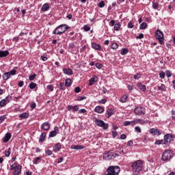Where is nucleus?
<instances>
[{"label": "nucleus", "mask_w": 175, "mask_h": 175, "mask_svg": "<svg viewBox=\"0 0 175 175\" xmlns=\"http://www.w3.org/2000/svg\"><path fill=\"white\" fill-rule=\"evenodd\" d=\"M131 167L132 172L135 174H139L143 170V161L142 160L134 161L131 165Z\"/></svg>", "instance_id": "nucleus-1"}, {"label": "nucleus", "mask_w": 175, "mask_h": 175, "mask_svg": "<svg viewBox=\"0 0 175 175\" xmlns=\"http://www.w3.org/2000/svg\"><path fill=\"white\" fill-rule=\"evenodd\" d=\"M10 170L12 171V175H20L21 174V170H23V166L15 161L10 165Z\"/></svg>", "instance_id": "nucleus-2"}, {"label": "nucleus", "mask_w": 175, "mask_h": 175, "mask_svg": "<svg viewBox=\"0 0 175 175\" xmlns=\"http://www.w3.org/2000/svg\"><path fill=\"white\" fill-rule=\"evenodd\" d=\"M70 27H68L67 25H60L57 27L53 31V33L55 35H62L64 32H66Z\"/></svg>", "instance_id": "nucleus-3"}, {"label": "nucleus", "mask_w": 175, "mask_h": 175, "mask_svg": "<svg viewBox=\"0 0 175 175\" xmlns=\"http://www.w3.org/2000/svg\"><path fill=\"white\" fill-rule=\"evenodd\" d=\"M173 158V151H172L171 150H165L162 156H161V159L162 161H167L169 160H170L171 159Z\"/></svg>", "instance_id": "nucleus-4"}, {"label": "nucleus", "mask_w": 175, "mask_h": 175, "mask_svg": "<svg viewBox=\"0 0 175 175\" xmlns=\"http://www.w3.org/2000/svg\"><path fill=\"white\" fill-rule=\"evenodd\" d=\"M155 38L159 40L160 44L165 43V37L163 36V32L161 30H157L155 32Z\"/></svg>", "instance_id": "nucleus-5"}, {"label": "nucleus", "mask_w": 175, "mask_h": 175, "mask_svg": "<svg viewBox=\"0 0 175 175\" xmlns=\"http://www.w3.org/2000/svg\"><path fill=\"white\" fill-rule=\"evenodd\" d=\"M94 122L97 126H99L100 128H102L105 130L108 129L109 128V124L105 123L103 120L97 119L96 118H94Z\"/></svg>", "instance_id": "nucleus-6"}, {"label": "nucleus", "mask_w": 175, "mask_h": 175, "mask_svg": "<svg viewBox=\"0 0 175 175\" xmlns=\"http://www.w3.org/2000/svg\"><path fill=\"white\" fill-rule=\"evenodd\" d=\"M136 116H144L146 114V108L144 107H137L134 109Z\"/></svg>", "instance_id": "nucleus-7"}, {"label": "nucleus", "mask_w": 175, "mask_h": 175, "mask_svg": "<svg viewBox=\"0 0 175 175\" xmlns=\"http://www.w3.org/2000/svg\"><path fill=\"white\" fill-rule=\"evenodd\" d=\"M114 157V153L111 151L105 152L103 154V159L105 161H110Z\"/></svg>", "instance_id": "nucleus-8"}, {"label": "nucleus", "mask_w": 175, "mask_h": 175, "mask_svg": "<svg viewBox=\"0 0 175 175\" xmlns=\"http://www.w3.org/2000/svg\"><path fill=\"white\" fill-rule=\"evenodd\" d=\"M149 133H151L153 136H159V135H162V132H161L159 129L154 128L149 130Z\"/></svg>", "instance_id": "nucleus-9"}, {"label": "nucleus", "mask_w": 175, "mask_h": 175, "mask_svg": "<svg viewBox=\"0 0 175 175\" xmlns=\"http://www.w3.org/2000/svg\"><path fill=\"white\" fill-rule=\"evenodd\" d=\"M79 109H80V106L79 105H76L75 106L69 105L67 106V110L68 111H70V110H72L73 111H79Z\"/></svg>", "instance_id": "nucleus-10"}, {"label": "nucleus", "mask_w": 175, "mask_h": 175, "mask_svg": "<svg viewBox=\"0 0 175 175\" xmlns=\"http://www.w3.org/2000/svg\"><path fill=\"white\" fill-rule=\"evenodd\" d=\"M164 140H165V143L167 144L168 143L173 142V136L170 134H166L164 136Z\"/></svg>", "instance_id": "nucleus-11"}, {"label": "nucleus", "mask_w": 175, "mask_h": 175, "mask_svg": "<svg viewBox=\"0 0 175 175\" xmlns=\"http://www.w3.org/2000/svg\"><path fill=\"white\" fill-rule=\"evenodd\" d=\"M50 123L45 122L42 124L41 129H43L44 131H50Z\"/></svg>", "instance_id": "nucleus-12"}, {"label": "nucleus", "mask_w": 175, "mask_h": 175, "mask_svg": "<svg viewBox=\"0 0 175 175\" xmlns=\"http://www.w3.org/2000/svg\"><path fill=\"white\" fill-rule=\"evenodd\" d=\"M61 148H62L61 143H57L55 146H53V151L54 152H58L61 151Z\"/></svg>", "instance_id": "nucleus-13"}, {"label": "nucleus", "mask_w": 175, "mask_h": 175, "mask_svg": "<svg viewBox=\"0 0 175 175\" xmlns=\"http://www.w3.org/2000/svg\"><path fill=\"white\" fill-rule=\"evenodd\" d=\"M94 111L98 114H102L105 111V108L102 106H97L95 107Z\"/></svg>", "instance_id": "nucleus-14"}, {"label": "nucleus", "mask_w": 175, "mask_h": 175, "mask_svg": "<svg viewBox=\"0 0 175 175\" xmlns=\"http://www.w3.org/2000/svg\"><path fill=\"white\" fill-rule=\"evenodd\" d=\"M92 47L94 50H97L98 51H100L102 50V46L99 44H96V42H92Z\"/></svg>", "instance_id": "nucleus-15"}, {"label": "nucleus", "mask_w": 175, "mask_h": 175, "mask_svg": "<svg viewBox=\"0 0 175 175\" xmlns=\"http://www.w3.org/2000/svg\"><path fill=\"white\" fill-rule=\"evenodd\" d=\"M63 73L64 75H68V76H72V75H73V70L71 68H64Z\"/></svg>", "instance_id": "nucleus-16"}, {"label": "nucleus", "mask_w": 175, "mask_h": 175, "mask_svg": "<svg viewBox=\"0 0 175 175\" xmlns=\"http://www.w3.org/2000/svg\"><path fill=\"white\" fill-rule=\"evenodd\" d=\"M95 83H98V77L94 76L89 80V85H94Z\"/></svg>", "instance_id": "nucleus-17"}, {"label": "nucleus", "mask_w": 175, "mask_h": 175, "mask_svg": "<svg viewBox=\"0 0 175 175\" xmlns=\"http://www.w3.org/2000/svg\"><path fill=\"white\" fill-rule=\"evenodd\" d=\"M12 139V133H8L5 134L4 138H3V143H8Z\"/></svg>", "instance_id": "nucleus-18"}, {"label": "nucleus", "mask_w": 175, "mask_h": 175, "mask_svg": "<svg viewBox=\"0 0 175 175\" xmlns=\"http://www.w3.org/2000/svg\"><path fill=\"white\" fill-rule=\"evenodd\" d=\"M107 113V118H110V117H111V116H113L114 114V109H107L106 111Z\"/></svg>", "instance_id": "nucleus-19"}, {"label": "nucleus", "mask_w": 175, "mask_h": 175, "mask_svg": "<svg viewBox=\"0 0 175 175\" xmlns=\"http://www.w3.org/2000/svg\"><path fill=\"white\" fill-rule=\"evenodd\" d=\"M9 54V51H0V58H5V57H8Z\"/></svg>", "instance_id": "nucleus-20"}, {"label": "nucleus", "mask_w": 175, "mask_h": 175, "mask_svg": "<svg viewBox=\"0 0 175 175\" xmlns=\"http://www.w3.org/2000/svg\"><path fill=\"white\" fill-rule=\"evenodd\" d=\"M50 10V5H49V3H44L42 8H41V10L42 12H47L48 10Z\"/></svg>", "instance_id": "nucleus-21"}, {"label": "nucleus", "mask_w": 175, "mask_h": 175, "mask_svg": "<svg viewBox=\"0 0 175 175\" xmlns=\"http://www.w3.org/2000/svg\"><path fill=\"white\" fill-rule=\"evenodd\" d=\"M29 117V113L25 112L21 115H19V118H21V120H27V118H28Z\"/></svg>", "instance_id": "nucleus-22"}, {"label": "nucleus", "mask_w": 175, "mask_h": 175, "mask_svg": "<svg viewBox=\"0 0 175 175\" xmlns=\"http://www.w3.org/2000/svg\"><path fill=\"white\" fill-rule=\"evenodd\" d=\"M65 87H70V85H72V79L70 78H67L65 80V84H64Z\"/></svg>", "instance_id": "nucleus-23"}, {"label": "nucleus", "mask_w": 175, "mask_h": 175, "mask_svg": "<svg viewBox=\"0 0 175 175\" xmlns=\"http://www.w3.org/2000/svg\"><path fill=\"white\" fill-rule=\"evenodd\" d=\"M10 73L9 72H4L3 75V79L6 81L7 80H9L10 79Z\"/></svg>", "instance_id": "nucleus-24"}, {"label": "nucleus", "mask_w": 175, "mask_h": 175, "mask_svg": "<svg viewBox=\"0 0 175 175\" xmlns=\"http://www.w3.org/2000/svg\"><path fill=\"white\" fill-rule=\"evenodd\" d=\"M46 140V133H42L39 138V143H43Z\"/></svg>", "instance_id": "nucleus-25"}, {"label": "nucleus", "mask_w": 175, "mask_h": 175, "mask_svg": "<svg viewBox=\"0 0 175 175\" xmlns=\"http://www.w3.org/2000/svg\"><path fill=\"white\" fill-rule=\"evenodd\" d=\"M72 148L73 150H83V148H85V147L81 145H77V146H72Z\"/></svg>", "instance_id": "nucleus-26"}, {"label": "nucleus", "mask_w": 175, "mask_h": 175, "mask_svg": "<svg viewBox=\"0 0 175 175\" xmlns=\"http://www.w3.org/2000/svg\"><path fill=\"white\" fill-rule=\"evenodd\" d=\"M126 100H128V95L126 94H124V96H122L120 99V102H121L122 103H125Z\"/></svg>", "instance_id": "nucleus-27"}, {"label": "nucleus", "mask_w": 175, "mask_h": 175, "mask_svg": "<svg viewBox=\"0 0 175 175\" xmlns=\"http://www.w3.org/2000/svg\"><path fill=\"white\" fill-rule=\"evenodd\" d=\"M137 88H139V90H140V91H143V92L146 91V85H144L142 83H138Z\"/></svg>", "instance_id": "nucleus-28"}, {"label": "nucleus", "mask_w": 175, "mask_h": 175, "mask_svg": "<svg viewBox=\"0 0 175 175\" xmlns=\"http://www.w3.org/2000/svg\"><path fill=\"white\" fill-rule=\"evenodd\" d=\"M158 90L159 91L165 92L166 91V86L165 85V84L161 83L160 86H158Z\"/></svg>", "instance_id": "nucleus-29"}, {"label": "nucleus", "mask_w": 175, "mask_h": 175, "mask_svg": "<svg viewBox=\"0 0 175 175\" xmlns=\"http://www.w3.org/2000/svg\"><path fill=\"white\" fill-rule=\"evenodd\" d=\"M38 86V85L33 82H31L30 84L29 85V88L30 90H35V88H36V87Z\"/></svg>", "instance_id": "nucleus-30"}, {"label": "nucleus", "mask_w": 175, "mask_h": 175, "mask_svg": "<svg viewBox=\"0 0 175 175\" xmlns=\"http://www.w3.org/2000/svg\"><path fill=\"white\" fill-rule=\"evenodd\" d=\"M136 124H141V125H144V124H146V120L143 119H135Z\"/></svg>", "instance_id": "nucleus-31"}, {"label": "nucleus", "mask_w": 175, "mask_h": 175, "mask_svg": "<svg viewBox=\"0 0 175 175\" xmlns=\"http://www.w3.org/2000/svg\"><path fill=\"white\" fill-rule=\"evenodd\" d=\"M69 49H70L72 51H75L76 45H75V42L70 43L68 45Z\"/></svg>", "instance_id": "nucleus-32"}, {"label": "nucleus", "mask_w": 175, "mask_h": 175, "mask_svg": "<svg viewBox=\"0 0 175 175\" xmlns=\"http://www.w3.org/2000/svg\"><path fill=\"white\" fill-rule=\"evenodd\" d=\"M127 53H129V50H128V49H126V48H124V49H122L120 54H121V55H126Z\"/></svg>", "instance_id": "nucleus-33"}, {"label": "nucleus", "mask_w": 175, "mask_h": 175, "mask_svg": "<svg viewBox=\"0 0 175 175\" xmlns=\"http://www.w3.org/2000/svg\"><path fill=\"white\" fill-rule=\"evenodd\" d=\"M10 154H12V148H8L7 150L5 152V156L7 157H10Z\"/></svg>", "instance_id": "nucleus-34"}, {"label": "nucleus", "mask_w": 175, "mask_h": 175, "mask_svg": "<svg viewBox=\"0 0 175 175\" xmlns=\"http://www.w3.org/2000/svg\"><path fill=\"white\" fill-rule=\"evenodd\" d=\"M40 161H42V158L38 157L36 158L35 160L33 161V163H34V165H38V163H39Z\"/></svg>", "instance_id": "nucleus-35"}, {"label": "nucleus", "mask_w": 175, "mask_h": 175, "mask_svg": "<svg viewBox=\"0 0 175 175\" xmlns=\"http://www.w3.org/2000/svg\"><path fill=\"white\" fill-rule=\"evenodd\" d=\"M7 105L8 103H6V100H5L4 99H2L0 101V107H5V106Z\"/></svg>", "instance_id": "nucleus-36"}, {"label": "nucleus", "mask_w": 175, "mask_h": 175, "mask_svg": "<svg viewBox=\"0 0 175 175\" xmlns=\"http://www.w3.org/2000/svg\"><path fill=\"white\" fill-rule=\"evenodd\" d=\"M111 49H112V50H117V49H118V44L116 42L111 44Z\"/></svg>", "instance_id": "nucleus-37"}, {"label": "nucleus", "mask_w": 175, "mask_h": 175, "mask_svg": "<svg viewBox=\"0 0 175 175\" xmlns=\"http://www.w3.org/2000/svg\"><path fill=\"white\" fill-rule=\"evenodd\" d=\"M146 28H147V23L146 22L142 23L139 25V29H146Z\"/></svg>", "instance_id": "nucleus-38"}, {"label": "nucleus", "mask_w": 175, "mask_h": 175, "mask_svg": "<svg viewBox=\"0 0 175 175\" xmlns=\"http://www.w3.org/2000/svg\"><path fill=\"white\" fill-rule=\"evenodd\" d=\"M113 28L115 31H120V28H121V24H120V23L115 24Z\"/></svg>", "instance_id": "nucleus-39"}, {"label": "nucleus", "mask_w": 175, "mask_h": 175, "mask_svg": "<svg viewBox=\"0 0 175 175\" xmlns=\"http://www.w3.org/2000/svg\"><path fill=\"white\" fill-rule=\"evenodd\" d=\"M59 90H62V91H65V83L60 82L59 85Z\"/></svg>", "instance_id": "nucleus-40"}, {"label": "nucleus", "mask_w": 175, "mask_h": 175, "mask_svg": "<svg viewBox=\"0 0 175 175\" xmlns=\"http://www.w3.org/2000/svg\"><path fill=\"white\" fill-rule=\"evenodd\" d=\"M57 136V131H53L49 133V137H55Z\"/></svg>", "instance_id": "nucleus-41"}, {"label": "nucleus", "mask_w": 175, "mask_h": 175, "mask_svg": "<svg viewBox=\"0 0 175 175\" xmlns=\"http://www.w3.org/2000/svg\"><path fill=\"white\" fill-rule=\"evenodd\" d=\"M45 154H46V155H47V157H51V155H53V151L48 149V150H45Z\"/></svg>", "instance_id": "nucleus-42"}, {"label": "nucleus", "mask_w": 175, "mask_h": 175, "mask_svg": "<svg viewBox=\"0 0 175 175\" xmlns=\"http://www.w3.org/2000/svg\"><path fill=\"white\" fill-rule=\"evenodd\" d=\"M34 79H36V74H33V75H31L29 76V80L30 81H33Z\"/></svg>", "instance_id": "nucleus-43"}, {"label": "nucleus", "mask_w": 175, "mask_h": 175, "mask_svg": "<svg viewBox=\"0 0 175 175\" xmlns=\"http://www.w3.org/2000/svg\"><path fill=\"white\" fill-rule=\"evenodd\" d=\"M8 73H10V76H16V75H17V70H12L10 72H8Z\"/></svg>", "instance_id": "nucleus-44"}, {"label": "nucleus", "mask_w": 175, "mask_h": 175, "mask_svg": "<svg viewBox=\"0 0 175 175\" xmlns=\"http://www.w3.org/2000/svg\"><path fill=\"white\" fill-rule=\"evenodd\" d=\"M87 99V97L86 96H79L77 98V100H78L79 102L81 101V100H84Z\"/></svg>", "instance_id": "nucleus-45"}, {"label": "nucleus", "mask_w": 175, "mask_h": 175, "mask_svg": "<svg viewBox=\"0 0 175 175\" xmlns=\"http://www.w3.org/2000/svg\"><path fill=\"white\" fill-rule=\"evenodd\" d=\"M165 76H166V74L163 71L160 72L159 73L160 79H165Z\"/></svg>", "instance_id": "nucleus-46"}, {"label": "nucleus", "mask_w": 175, "mask_h": 175, "mask_svg": "<svg viewBox=\"0 0 175 175\" xmlns=\"http://www.w3.org/2000/svg\"><path fill=\"white\" fill-rule=\"evenodd\" d=\"M4 100H5V103L7 104L10 103V100H12V96H6V98H4Z\"/></svg>", "instance_id": "nucleus-47"}, {"label": "nucleus", "mask_w": 175, "mask_h": 175, "mask_svg": "<svg viewBox=\"0 0 175 175\" xmlns=\"http://www.w3.org/2000/svg\"><path fill=\"white\" fill-rule=\"evenodd\" d=\"M6 115H3L0 116V124H2L3 121H5L6 120Z\"/></svg>", "instance_id": "nucleus-48"}, {"label": "nucleus", "mask_w": 175, "mask_h": 175, "mask_svg": "<svg viewBox=\"0 0 175 175\" xmlns=\"http://www.w3.org/2000/svg\"><path fill=\"white\" fill-rule=\"evenodd\" d=\"M165 75H166V76H167V77H172V72L170 71V70H167L166 71H165Z\"/></svg>", "instance_id": "nucleus-49"}, {"label": "nucleus", "mask_w": 175, "mask_h": 175, "mask_svg": "<svg viewBox=\"0 0 175 175\" xmlns=\"http://www.w3.org/2000/svg\"><path fill=\"white\" fill-rule=\"evenodd\" d=\"M158 8H159V3H152V8L153 9L157 10V9H158Z\"/></svg>", "instance_id": "nucleus-50"}, {"label": "nucleus", "mask_w": 175, "mask_h": 175, "mask_svg": "<svg viewBox=\"0 0 175 175\" xmlns=\"http://www.w3.org/2000/svg\"><path fill=\"white\" fill-rule=\"evenodd\" d=\"M85 113H87V111L85 109H81L78 111V114H84Z\"/></svg>", "instance_id": "nucleus-51"}, {"label": "nucleus", "mask_w": 175, "mask_h": 175, "mask_svg": "<svg viewBox=\"0 0 175 175\" xmlns=\"http://www.w3.org/2000/svg\"><path fill=\"white\" fill-rule=\"evenodd\" d=\"M46 88L49 91H54V86H53V85H48Z\"/></svg>", "instance_id": "nucleus-52"}, {"label": "nucleus", "mask_w": 175, "mask_h": 175, "mask_svg": "<svg viewBox=\"0 0 175 175\" xmlns=\"http://www.w3.org/2000/svg\"><path fill=\"white\" fill-rule=\"evenodd\" d=\"M135 131L138 133H142V129L139 126L135 127Z\"/></svg>", "instance_id": "nucleus-53"}, {"label": "nucleus", "mask_w": 175, "mask_h": 175, "mask_svg": "<svg viewBox=\"0 0 175 175\" xmlns=\"http://www.w3.org/2000/svg\"><path fill=\"white\" fill-rule=\"evenodd\" d=\"M127 27L128 28H133V27H135V25H133V23L132 21H129Z\"/></svg>", "instance_id": "nucleus-54"}, {"label": "nucleus", "mask_w": 175, "mask_h": 175, "mask_svg": "<svg viewBox=\"0 0 175 175\" xmlns=\"http://www.w3.org/2000/svg\"><path fill=\"white\" fill-rule=\"evenodd\" d=\"M98 6L100 8H105V2L103 1H101L100 3H98Z\"/></svg>", "instance_id": "nucleus-55"}, {"label": "nucleus", "mask_w": 175, "mask_h": 175, "mask_svg": "<svg viewBox=\"0 0 175 175\" xmlns=\"http://www.w3.org/2000/svg\"><path fill=\"white\" fill-rule=\"evenodd\" d=\"M83 29L85 32H88V31L91 30V27H88V25H85L83 27Z\"/></svg>", "instance_id": "nucleus-56"}, {"label": "nucleus", "mask_w": 175, "mask_h": 175, "mask_svg": "<svg viewBox=\"0 0 175 175\" xmlns=\"http://www.w3.org/2000/svg\"><path fill=\"white\" fill-rule=\"evenodd\" d=\"M81 89L80 88V87H76L75 88V92H76V94H79V92H81Z\"/></svg>", "instance_id": "nucleus-57"}, {"label": "nucleus", "mask_w": 175, "mask_h": 175, "mask_svg": "<svg viewBox=\"0 0 175 175\" xmlns=\"http://www.w3.org/2000/svg\"><path fill=\"white\" fill-rule=\"evenodd\" d=\"M95 66H96V68H97V69H102L103 66L101 64H99V63L96 64Z\"/></svg>", "instance_id": "nucleus-58"}, {"label": "nucleus", "mask_w": 175, "mask_h": 175, "mask_svg": "<svg viewBox=\"0 0 175 175\" xmlns=\"http://www.w3.org/2000/svg\"><path fill=\"white\" fill-rule=\"evenodd\" d=\"M127 146H128L129 147H132V146H133V141H132V140L129 141V142H127Z\"/></svg>", "instance_id": "nucleus-59"}, {"label": "nucleus", "mask_w": 175, "mask_h": 175, "mask_svg": "<svg viewBox=\"0 0 175 175\" xmlns=\"http://www.w3.org/2000/svg\"><path fill=\"white\" fill-rule=\"evenodd\" d=\"M106 102H107V99L103 98L99 101V103H101L102 105H105V103H106Z\"/></svg>", "instance_id": "nucleus-60"}, {"label": "nucleus", "mask_w": 175, "mask_h": 175, "mask_svg": "<svg viewBox=\"0 0 175 175\" xmlns=\"http://www.w3.org/2000/svg\"><path fill=\"white\" fill-rule=\"evenodd\" d=\"M113 137H117L118 136V133L117 131H112Z\"/></svg>", "instance_id": "nucleus-61"}, {"label": "nucleus", "mask_w": 175, "mask_h": 175, "mask_svg": "<svg viewBox=\"0 0 175 175\" xmlns=\"http://www.w3.org/2000/svg\"><path fill=\"white\" fill-rule=\"evenodd\" d=\"M140 77H141V76H140V74H139V73H137L135 75H134V79L135 80H137V79H140Z\"/></svg>", "instance_id": "nucleus-62"}, {"label": "nucleus", "mask_w": 175, "mask_h": 175, "mask_svg": "<svg viewBox=\"0 0 175 175\" xmlns=\"http://www.w3.org/2000/svg\"><path fill=\"white\" fill-rule=\"evenodd\" d=\"M123 125H124V126H128L129 125H131V122L124 121V123H123Z\"/></svg>", "instance_id": "nucleus-63"}, {"label": "nucleus", "mask_w": 175, "mask_h": 175, "mask_svg": "<svg viewBox=\"0 0 175 175\" xmlns=\"http://www.w3.org/2000/svg\"><path fill=\"white\" fill-rule=\"evenodd\" d=\"M41 59L42 61H43L44 62H45V61H47V57L44 56V55H42L41 56Z\"/></svg>", "instance_id": "nucleus-64"}]
</instances>
